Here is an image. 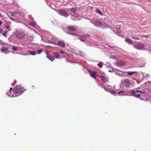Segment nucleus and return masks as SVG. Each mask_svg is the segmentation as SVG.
<instances>
[{"label": "nucleus", "mask_w": 151, "mask_h": 151, "mask_svg": "<svg viewBox=\"0 0 151 151\" xmlns=\"http://www.w3.org/2000/svg\"><path fill=\"white\" fill-rule=\"evenodd\" d=\"M87 37H90L89 35H84L83 36H82V37L84 39H85Z\"/></svg>", "instance_id": "obj_20"}, {"label": "nucleus", "mask_w": 151, "mask_h": 151, "mask_svg": "<svg viewBox=\"0 0 151 151\" xmlns=\"http://www.w3.org/2000/svg\"><path fill=\"white\" fill-rule=\"evenodd\" d=\"M53 55L56 58H59L60 57V55L57 52H55L54 53Z\"/></svg>", "instance_id": "obj_15"}, {"label": "nucleus", "mask_w": 151, "mask_h": 151, "mask_svg": "<svg viewBox=\"0 0 151 151\" xmlns=\"http://www.w3.org/2000/svg\"><path fill=\"white\" fill-rule=\"evenodd\" d=\"M125 92L124 91H119L118 92V94L121 96L125 95Z\"/></svg>", "instance_id": "obj_14"}, {"label": "nucleus", "mask_w": 151, "mask_h": 151, "mask_svg": "<svg viewBox=\"0 0 151 151\" xmlns=\"http://www.w3.org/2000/svg\"><path fill=\"white\" fill-rule=\"evenodd\" d=\"M15 35L17 38L19 39H23L25 36V35L24 32L21 31L17 32Z\"/></svg>", "instance_id": "obj_3"}, {"label": "nucleus", "mask_w": 151, "mask_h": 151, "mask_svg": "<svg viewBox=\"0 0 151 151\" xmlns=\"http://www.w3.org/2000/svg\"><path fill=\"white\" fill-rule=\"evenodd\" d=\"M60 53L61 54H65V53L64 52V51L62 50H61L60 51Z\"/></svg>", "instance_id": "obj_29"}, {"label": "nucleus", "mask_w": 151, "mask_h": 151, "mask_svg": "<svg viewBox=\"0 0 151 151\" xmlns=\"http://www.w3.org/2000/svg\"><path fill=\"white\" fill-rule=\"evenodd\" d=\"M101 78L104 82H107L109 81V78L104 73H103L101 76Z\"/></svg>", "instance_id": "obj_6"}, {"label": "nucleus", "mask_w": 151, "mask_h": 151, "mask_svg": "<svg viewBox=\"0 0 151 151\" xmlns=\"http://www.w3.org/2000/svg\"><path fill=\"white\" fill-rule=\"evenodd\" d=\"M132 94L137 98H140L141 96H144V93L141 91H139L137 90L133 91L132 92Z\"/></svg>", "instance_id": "obj_2"}, {"label": "nucleus", "mask_w": 151, "mask_h": 151, "mask_svg": "<svg viewBox=\"0 0 151 151\" xmlns=\"http://www.w3.org/2000/svg\"><path fill=\"white\" fill-rule=\"evenodd\" d=\"M78 28L76 26H69L67 27L68 29L70 31H76Z\"/></svg>", "instance_id": "obj_5"}, {"label": "nucleus", "mask_w": 151, "mask_h": 151, "mask_svg": "<svg viewBox=\"0 0 151 151\" xmlns=\"http://www.w3.org/2000/svg\"><path fill=\"white\" fill-rule=\"evenodd\" d=\"M70 10L72 12H75L76 11V9L73 8H71L70 9Z\"/></svg>", "instance_id": "obj_21"}, {"label": "nucleus", "mask_w": 151, "mask_h": 151, "mask_svg": "<svg viewBox=\"0 0 151 151\" xmlns=\"http://www.w3.org/2000/svg\"><path fill=\"white\" fill-rule=\"evenodd\" d=\"M130 84L131 83L129 80L127 79H124L122 81V85L126 88L129 87Z\"/></svg>", "instance_id": "obj_4"}, {"label": "nucleus", "mask_w": 151, "mask_h": 151, "mask_svg": "<svg viewBox=\"0 0 151 151\" xmlns=\"http://www.w3.org/2000/svg\"><path fill=\"white\" fill-rule=\"evenodd\" d=\"M125 41L127 42L129 44H133L132 40L129 38H126L125 39Z\"/></svg>", "instance_id": "obj_12"}, {"label": "nucleus", "mask_w": 151, "mask_h": 151, "mask_svg": "<svg viewBox=\"0 0 151 151\" xmlns=\"http://www.w3.org/2000/svg\"><path fill=\"white\" fill-rule=\"evenodd\" d=\"M126 62L124 61H120L117 62V64L118 66L124 65L126 64Z\"/></svg>", "instance_id": "obj_10"}, {"label": "nucleus", "mask_w": 151, "mask_h": 151, "mask_svg": "<svg viewBox=\"0 0 151 151\" xmlns=\"http://www.w3.org/2000/svg\"><path fill=\"white\" fill-rule=\"evenodd\" d=\"M142 37H144L147 38H148L149 37V36L148 35H141Z\"/></svg>", "instance_id": "obj_26"}, {"label": "nucleus", "mask_w": 151, "mask_h": 151, "mask_svg": "<svg viewBox=\"0 0 151 151\" xmlns=\"http://www.w3.org/2000/svg\"><path fill=\"white\" fill-rule=\"evenodd\" d=\"M6 29H8L9 28V26H6Z\"/></svg>", "instance_id": "obj_33"}, {"label": "nucleus", "mask_w": 151, "mask_h": 151, "mask_svg": "<svg viewBox=\"0 0 151 151\" xmlns=\"http://www.w3.org/2000/svg\"><path fill=\"white\" fill-rule=\"evenodd\" d=\"M33 36H32L31 37L32 38H33Z\"/></svg>", "instance_id": "obj_38"}, {"label": "nucleus", "mask_w": 151, "mask_h": 151, "mask_svg": "<svg viewBox=\"0 0 151 151\" xmlns=\"http://www.w3.org/2000/svg\"><path fill=\"white\" fill-rule=\"evenodd\" d=\"M111 58L113 59H115L116 61L118 60V59L116 58L115 56H113L111 57Z\"/></svg>", "instance_id": "obj_25"}, {"label": "nucleus", "mask_w": 151, "mask_h": 151, "mask_svg": "<svg viewBox=\"0 0 151 151\" xmlns=\"http://www.w3.org/2000/svg\"><path fill=\"white\" fill-rule=\"evenodd\" d=\"M103 63L102 62H100L98 64V65L100 68L102 67Z\"/></svg>", "instance_id": "obj_16"}, {"label": "nucleus", "mask_w": 151, "mask_h": 151, "mask_svg": "<svg viewBox=\"0 0 151 151\" xmlns=\"http://www.w3.org/2000/svg\"><path fill=\"white\" fill-rule=\"evenodd\" d=\"M10 18L12 20L14 21H15V20H14V19H13V18Z\"/></svg>", "instance_id": "obj_35"}, {"label": "nucleus", "mask_w": 151, "mask_h": 151, "mask_svg": "<svg viewBox=\"0 0 151 151\" xmlns=\"http://www.w3.org/2000/svg\"><path fill=\"white\" fill-rule=\"evenodd\" d=\"M60 12V14L61 15H63V14H67V12L66 11L63 10H60L59 11Z\"/></svg>", "instance_id": "obj_13"}, {"label": "nucleus", "mask_w": 151, "mask_h": 151, "mask_svg": "<svg viewBox=\"0 0 151 151\" xmlns=\"http://www.w3.org/2000/svg\"><path fill=\"white\" fill-rule=\"evenodd\" d=\"M47 58H48L50 60H51L52 61H53V60L54 59V58L52 57H47Z\"/></svg>", "instance_id": "obj_18"}, {"label": "nucleus", "mask_w": 151, "mask_h": 151, "mask_svg": "<svg viewBox=\"0 0 151 151\" xmlns=\"http://www.w3.org/2000/svg\"><path fill=\"white\" fill-rule=\"evenodd\" d=\"M79 39L80 40V41H85L84 39H82L81 38H80Z\"/></svg>", "instance_id": "obj_31"}, {"label": "nucleus", "mask_w": 151, "mask_h": 151, "mask_svg": "<svg viewBox=\"0 0 151 151\" xmlns=\"http://www.w3.org/2000/svg\"><path fill=\"white\" fill-rule=\"evenodd\" d=\"M32 87H34V85H33V86H32Z\"/></svg>", "instance_id": "obj_41"}, {"label": "nucleus", "mask_w": 151, "mask_h": 151, "mask_svg": "<svg viewBox=\"0 0 151 151\" xmlns=\"http://www.w3.org/2000/svg\"><path fill=\"white\" fill-rule=\"evenodd\" d=\"M27 55V54H26L25 55Z\"/></svg>", "instance_id": "obj_39"}, {"label": "nucleus", "mask_w": 151, "mask_h": 151, "mask_svg": "<svg viewBox=\"0 0 151 151\" xmlns=\"http://www.w3.org/2000/svg\"><path fill=\"white\" fill-rule=\"evenodd\" d=\"M1 16V14L0 13V17Z\"/></svg>", "instance_id": "obj_40"}, {"label": "nucleus", "mask_w": 151, "mask_h": 151, "mask_svg": "<svg viewBox=\"0 0 151 151\" xmlns=\"http://www.w3.org/2000/svg\"><path fill=\"white\" fill-rule=\"evenodd\" d=\"M73 34L78 35L77 34Z\"/></svg>", "instance_id": "obj_37"}, {"label": "nucleus", "mask_w": 151, "mask_h": 151, "mask_svg": "<svg viewBox=\"0 0 151 151\" xmlns=\"http://www.w3.org/2000/svg\"><path fill=\"white\" fill-rule=\"evenodd\" d=\"M88 72L90 73V75L92 77L95 79H96V72L90 70H88Z\"/></svg>", "instance_id": "obj_7"}, {"label": "nucleus", "mask_w": 151, "mask_h": 151, "mask_svg": "<svg viewBox=\"0 0 151 151\" xmlns=\"http://www.w3.org/2000/svg\"><path fill=\"white\" fill-rule=\"evenodd\" d=\"M17 49V47H13V50L14 51H15Z\"/></svg>", "instance_id": "obj_28"}, {"label": "nucleus", "mask_w": 151, "mask_h": 151, "mask_svg": "<svg viewBox=\"0 0 151 151\" xmlns=\"http://www.w3.org/2000/svg\"><path fill=\"white\" fill-rule=\"evenodd\" d=\"M96 12L98 13L100 15H102V13L99 10V9L97 10Z\"/></svg>", "instance_id": "obj_22"}, {"label": "nucleus", "mask_w": 151, "mask_h": 151, "mask_svg": "<svg viewBox=\"0 0 151 151\" xmlns=\"http://www.w3.org/2000/svg\"><path fill=\"white\" fill-rule=\"evenodd\" d=\"M30 54L31 55H34L36 54V53L34 51H30Z\"/></svg>", "instance_id": "obj_19"}, {"label": "nucleus", "mask_w": 151, "mask_h": 151, "mask_svg": "<svg viewBox=\"0 0 151 151\" xmlns=\"http://www.w3.org/2000/svg\"><path fill=\"white\" fill-rule=\"evenodd\" d=\"M132 38L133 39H134L137 40H139V38H138V37H132Z\"/></svg>", "instance_id": "obj_27"}, {"label": "nucleus", "mask_w": 151, "mask_h": 151, "mask_svg": "<svg viewBox=\"0 0 151 151\" xmlns=\"http://www.w3.org/2000/svg\"><path fill=\"white\" fill-rule=\"evenodd\" d=\"M2 22L0 20V25H1L2 24Z\"/></svg>", "instance_id": "obj_32"}, {"label": "nucleus", "mask_w": 151, "mask_h": 151, "mask_svg": "<svg viewBox=\"0 0 151 151\" xmlns=\"http://www.w3.org/2000/svg\"><path fill=\"white\" fill-rule=\"evenodd\" d=\"M3 31V30L1 29H0V33L2 32Z\"/></svg>", "instance_id": "obj_34"}, {"label": "nucleus", "mask_w": 151, "mask_h": 151, "mask_svg": "<svg viewBox=\"0 0 151 151\" xmlns=\"http://www.w3.org/2000/svg\"><path fill=\"white\" fill-rule=\"evenodd\" d=\"M7 33H8V32L7 31H6L5 32H4L3 33L2 35L3 36H4L6 37V34H7Z\"/></svg>", "instance_id": "obj_23"}, {"label": "nucleus", "mask_w": 151, "mask_h": 151, "mask_svg": "<svg viewBox=\"0 0 151 151\" xmlns=\"http://www.w3.org/2000/svg\"><path fill=\"white\" fill-rule=\"evenodd\" d=\"M57 45L63 48L65 46V43L64 42L60 40H59L58 42Z\"/></svg>", "instance_id": "obj_8"}, {"label": "nucleus", "mask_w": 151, "mask_h": 151, "mask_svg": "<svg viewBox=\"0 0 151 151\" xmlns=\"http://www.w3.org/2000/svg\"><path fill=\"white\" fill-rule=\"evenodd\" d=\"M12 90V88H10V90L9 92H7V94L10 96L14 97L15 96H18L22 94L26 89H24L23 88H22L19 86H18L15 87L13 90V91L15 94V96H13L12 95H10L11 91Z\"/></svg>", "instance_id": "obj_1"}, {"label": "nucleus", "mask_w": 151, "mask_h": 151, "mask_svg": "<svg viewBox=\"0 0 151 151\" xmlns=\"http://www.w3.org/2000/svg\"><path fill=\"white\" fill-rule=\"evenodd\" d=\"M137 47L138 50H142L144 47V45L142 43H139L137 44Z\"/></svg>", "instance_id": "obj_9"}, {"label": "nucleus", "mask_w": 151, "mask_h": 151, "mask_svg": "<svg viewBox=\"0 0 151 151\" xmlns=\"http://www.w3.org/2000/svg\"><path fill=\"white\" fill-rule=\"evenodd\" d=\"M1 50L3 52H6L7 50V49L6 48L4 47L2 48Z\"/></svg>", "instance_id": "obj_17"}, {"label": "nucleus", "mask_w": 151, "mask_h": 151, "mask_svg": "<svg viewBox=\"0 0 151 151\" xmlns=\"http://www.w3.org/2000/svg\"><path fill=\"white\" fill-rule=\"evenodd\" d=\"M42 50H38V51H37V53L38 54H40L41 52H42Z\"/></svg>", "instance_id": "obj_24"}, {"label": "nucleus", "mask_w": 151, "mask_h": 151, "mask_svg": "<svg viewBox=\"0 0 151 151\" xmlns=\"http://www.w3.org/2000/svg\"><path fill=\"white\" fill-rule=\"evenodd\" d=\"M65 55H66L67 56H68V57L69 56V55H68L67 54H66V53H65Z\"/></svg>", "instance_id": "obj_36"}, {"label": "nucleus", "mask_w": 151, "mask_h": 151, "mask_svg": "<svg viewBox=\"0 0 151 151\" xmlns=\"http://www.w3.org/2000/svg\"><path fill=\"white\" fill-rule=\"evenodd\" d=\"M127 73V75L129 76H131L133 75L134 74L137 73V72L136 71H132V72H125V73Z\"/></svg>", "instance_id": "obj_11"}, {"label": "nucleus", "mask_w": 151, "mask_h": 151, "mask_svg": "<svg viewBox=\"0 0 151 151\" xmlns=\"http://www.w3.org/2000/svg\"><path fill=\"white\" fill-rule=\"evenodd\" d=\"M133 46L136 49H138L137 45H134Z\"/></svg>", "instance_id": "obj_30"}]
</instances>
